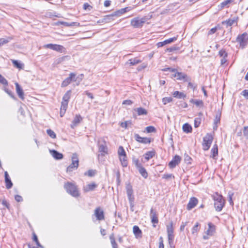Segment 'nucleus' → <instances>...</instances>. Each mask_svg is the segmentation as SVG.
<instances>
[{"mask_svg":"<svg viewBox=\"0 0 248 248\" xmlns=\"http://www.w3.org/2000/svg\"><path fill=\"white\" fill-rule=\"evenodd\" d=\"M132 124V123L130 121H125L124 122H122L120 124L121 127L127 128L128 125H131Z\"/></svg>","mask_w":248,"mask_h":248,"instance_id":"obj_44","label":"nucleus"},{"mask_svg":"<svg viewBox=\"0 0 248 248\" xmlns=\"http://www.w3.org/2000/svg\"><path fill=\"white\" fill-rule=\"evenodd\" d=\"M33 240L35 242L36 244L39 247L43 248V247L39 243L37 235L33 233Z\"/></svg>","mask_w":248,"mask_h":248,"instance_id":"obj_46","label":"nucleus"},{"mask_svg":"<svg viewBox=\"0 0 248 248\" xmlns=\"http://www.w3.org/2000/svg\"><path fill=\"white\" fill-rule=\"evenodd\" d=\"M13 38L12 37H8L7 38H0V47L4 44L8 43L9 41L12 40Z\"/></svg>","mask_w":248,"mask_h":248,"instance_id":"obj_39","label":"nucleus"},{"mask_svg":"<svg viewBox=\"0 0 248 248\" xmlns=\"http://www.w3.org/2000/svg\"><path fill=\"white\" fill-rule=\"evenodd\" d=\"M233 195V192H232L231 191L229 192L228 193V199H229V202L230 203V204L231 205H233V201H232V196Z\"/></svg>","mask_w":248,"mask_h":248,"instance_id":"obj_47","label":"nucleus"},{"mask_svg":"<svg viewBox=\"0 0 248 248\" xmlns=\"http://www.w3.org/2000/svg\"><path fill=\"white\" fill-rule=\"evenodd\" d=\"M50 153L52 156L56 159H61L63 158V155L56 150H50Z\"/></svg>","mask_w":248,"mask_h":248,"instance_id":"obj_24","label":"nucleus"},{"mask_svg":"<svg viewBox=\"0 0 248 248\" xmlns=\"http://www.w3.org/2000/svg\"><path fill=\"white\" fill-rule=\"evenodd\" d=\"M167 235H174V229L173 227V223L170 222V224L167 226Z\"/></svg>","mask_w":248,"mask_h":248,"instance_id":"obj_31","label":"nucleus"},{"mask_svg":"<svg viewBox=\"0 0 248 248\" xmlns=\"http://www.w3.org/2000/svg\"><path fill=\"white\" fill-rule=\"evenodd\" d=\"M16 93L19 97L20 98H21L22 100H24V92L20 87V86L19 85L18 83H16Z\"/></svg>","mask_w":248,"mask_h":248,"instance_id":"obj_18","label":"nucleus"},{"mask_svg":"<svg viewBox=\"0 0 248 248\" xmlns=\"http://www.w3.org/2000/svg\"><path fill=\"white\" fill-rule=\"evenodd\" d=\"M183 129L184 132L189 133L192 131L191 126L187 123L185 124L183 126Z\"/></svg>","mask_w":248,"mask_h":248,"instance_id":"obj_38","label":"nucleus"},{"mask_svg":"<svg viewBox=\"0 0 248 248\" xmlns=\"http://www.w3.org/2000/svg\"><path fill=\"white\" fill-rule=\"evenodd\" d=\"M118 154L119 156L126 155L123 146H120L119 147L118 150Z\"/></svg>","mask_w":248,"mask_h":248,"instance_id":"obj_42","label":"nucleus"},{"mask_svg":"<svg viewBox=\"0 0 248 248\" xmlns=\"http://www.w3.org/2000/svg\"><path fill=\"white\" fill-rule=\"evenodd\" d=\"M134 136L136 140L139 142L144 144L150 143L151 142L150 138L141 137L138 134H135Z\"/></svg>","mask_w":248,"mask_h":248,"instance_id":"obj_13","label":"nucleus"},{"mask_svg":"<svg viewBox=\"0 0 248 248\" xmlns=\"http://www.w3.org/2000/svg\"><path fill=\"white\" fill-rule=\"evenodd\" d=\"M198 203V200L195 197H192L190 199L189 202L187 205L186 209L190 210L195 207Z\"/></svg>","mask_w":248,"mask_h":248,"instance_id":"obj_11","label":"nucleus"},{"mask_svg":"<svg viewBox=\"0 0 248 248\" xmlns=\"http://www.w3.org/2000/svg\"><path fill=\"white\" fill-rule=\"evenodd\" d=\"M199 223L197 222L192 229V234L193 235H196L198 232L199 231Z\"/></svg>","mask_w":248,"mask_h":248,"instance_id":"obj_40","label":"nucleus"},{"mask_svg":"<svg viewBox=\"0 0 248 248\" xmlns=\"http://www.w3.org/2000/svg\"><path fill=\"white\" fill-rule=\"evenodd\" d=\"M72 163L67 168V172H71L74 170L78 169L79 165V160L78 155L76 153H74L72 155Z\"/></svg>","mask_w":248,"mask_h":248,"instance_id":"obj_3","label":"nucleus"},{"mask_svg":"<svg viewBox=\"0 0 248 248\" xmlns=\"http://www.w3.org/2000/svg\"><path fill=\"white\" fill-rule=\"evenodd\" d=\"M243 134L246 139H248V126L244 127Z\"/></svg>","mask_w":248,"mask_h":248,"instance_id":"obj_61","label":"nucleus"},{"mask_svg":"<svg viewBox=\"0 0 248 248\" xmlns=\"http://www.w3.org/2000/svg\"><path fill=\"white\" fill-rule=\"evenodd\" d=\"M76 75L74 73H70L68 78H65L62 82L61 86L62 87H65L68 86L72 80H76Z\"/></svg>","mask_w":248,"mask_h":248,"instance_id":"obj_7","label":"nucleus"},{"mask_svg":"<svg viewBox=\"0 0 248 248\" xmlns=\"http://www.w3.org/2000/svg\"><path fill=\"white\" fill-rule=\"evenodd\" d=\"M178 80H184L185 81H189L190 79L187 78V75L182 72H177V78Z\"/></svg>","mask_w":248,"mask_h":248,"instance_id":"obj_20","label":"nucleus"},{"mask_svg":"<svg viewBox=\"0 0 248 248\" xmlns=\"http://www.w3.org/2000/svg\"><path fill=\"white\" fill-rule=\"evenodd\" d=\"M12 62L15 67L19 69H22L23 68V64L20 63L18 61L13 60H12Z\"/></svg>","mask_w":248,"mask_h":248,"instance_id":"obj_37","label":"nucleus"},{"mask_svg":"<svg viewBox=\"0 0 248 248\" xmlns=\"http://www.w3.org/2000/svg\"><path fill=\"white\" fill-rule=\"evenodd\" d=\"M68 57V56H62V57H60V58H58L56 60L57 64H59V63H62V62L64 61L65 60V59L66 58H67Z\"/></svg>","mask_w":248,"mask_h":248,"instance_id":"obj_50","label":"nucleus"},{"mask_svg":"<svg viewBox=\"0 0 248 248\" xmlns=\"http://www.w3.org/2000/svg\"><path fill=\"white\" fill-rule=\"evenodd\" d=\"M120 12H115L112 14L107 15L104 17V20L106 22H109L115 19L116 17L120 16Z\"/></svg>","mask_w":248,"mask_h":248,"instance_id":"obj_12","label":"nucleus"},{"mask_svg":"<svg viewBox=\"0 0 248 248\" xmlns=\"http://www.w3.org/2000/svg\"><path fill=\"white\" fill-rule=\"evenodd\" d=\"M53 50L62 53L66 51V49L62 45L54 44Z\"/></svg>","mask_w":248,"mask_h":248,"instance_id":"obj_28","label":"nucleus"},{"mask_svg":"<svg viewBox=\"0 0 248 248\" xmlns=\"http://www.w3.org/2000/svg\"><path fill=\"white\" fill-rule=\"evenodd\" d=\"M140 62H141V61L137 59V58H134L129 60L127 61V63L129 64L130 66H132L136 65Z\"/></svg>","mask_w":248,"mask_h":248,"instance_id":"obj_35","label":"nucleus"},{"mask_svg":"<svg viewBox=\"0 0 248 248\" xmlns=\"http://www.w3.org/2000/svg\"><path fill=\"white\" fill-rule=\"evenodd\" d=\"M221 115V112L218 111V113L216 115L215 118L214 119V124L215 125V126H214V129L215 128L217 129V124L220 123Z\"/></svg>","mask_w":248,"mask_h":248,"instance_id":"obj_30","label":"nucleus"},{"mask_svg":"<svg viewBox=\"0 0 248 248\" xmlns=\"http://www.w3.org/2000/svg\"><path fill=\"white\" fill-rule=\"evenodd\" d=\"M212 157L215 158L218 155V147L217 144H215L211 149Z\"/></svg>","mask_w":248,"mask_h":248,"instance_id":"obj_34","label":"nucleus"},{"mask_svg":"<svg viewBox=\"0 0 248 248\" xmlns=\"http://www.w3.org/2000/svg\"><path fill=\"white\" fill-rule=\"evenodd\" d=\"M208 229L206 232V234L207 235L212 236L214 233L216 231V226L211 222H209L208 223Z\"/></svg>","mask_w":248,"mask_h":248,"instance_id":"obj_15","label":"nucleus"},{"mask_svg":"<svg viewBox=\"0 0 248 248\" xmlns=\"http://www.w3.org/2000/svg\"><path fill=\"white\" fill-rule=\"evenodd\" d=\"M178 49H179V47L178 46H172L171 47H170L167 48L166 51L171 52H173L175 50H177Z\"/></svg>","mask_w":248,"mask_h":248,"instance_id":"obj_59","label":"nucleus"},{"mask_svg":"<svg viewBox=\"0 0 248 248\" xmlns=\"http://www.w3.org/2000/svg\"><path fill=\"white\" fill-rule=\"evenodd\" d=\"M56 25H63L66 27H70V26H79V23L78 22H72L69 23V22H64V21H58L56 23Z\"/></svg>","mask_w":248,"mask_h":248,"instance_id":"obj_17","label":"nucleus"},{"mask_svg":"<svg viewBox=\"0 0 248 248\" xmlns=\"http://www.w3.org/2000/svg\"><path fill=\"white\" fill-rule=\"evenodd\" d=\"M0 83L4 85H8L7 80L1 74H0Z\"/></svg>","mask_w":248,"mask_h":248,"instance_id":"obj_54","label":"nucleus"},{"mask_svg":"<svg viewBox=\"0 0 248 248\" xmlns=\"http://www.w3.org/2000/svg\"><path fill=\"white\" fill-rule=\"evenodd\" d=\"M172 101V98L170 97H164L162 99V102L164 105L167 104L168 103L171 102Z\"/></svg>","mask_w":248,"mask_h":248,"instance_id":"obj_55","label":"nucleus"},{"mask_svg":"<svg viewBox=\"0 0 248 248\" xmlns=\"http://www.w3.org/2000/svg\"><path fill=\"white\" fill-rule=\"evenodd\" d=\"M133 233L136 238L141 237L142 235L141 231L138 226L135 225L133 228Z\"/></svg>","mask_w":248,"mask_h":248,"instance_id":"obj_23","label":"nucleus"},{"mask_svg":"<svg viewBox=\"0 0 248 248\" xmlns=\"http://www.w3.org/2000/svg\"><path fill=\"white\" fill-rule=\"evenodd\" d=\"M82 120V118L80 115H76L72 121L71 127L73 128H74V127L76 126Z\"/></svg>","mask_w":248,"mask_h":248,"instance_id":"obj_19","label":"nucleus"},{"mask_svg":"<svg viewBox=\"0 0 248 248\" xmlns=\"http://www.w3.org/2000/svg\"><path fill=\"white\" fill-rule=\"evenodd\" d=\"M155 155V152L154 151H151L146 152L144 156L145 159L147 160H149L151 158H153Z\"/></svg>","mask_w":248,"mask_h":248,"instance_id":"obj_29","label":"nucleus"},{"mask_svg":"<svg viewBox=\"0 0 248 248\" xmlns=\"http://www.w3.org/2000/svg\"><path fill=\"white\" fill-rule=\"evenodd\" d=\"M135 110L137 112L139 116L140 115H146L147 114V110L141 107L137 108Z\"/></svg>","mask_w":248,"mask_h":248,"instance_id":"obj_32","label":"nucleus"},{"mask_svg":"<svg viewBox=\"0 0 248 248\" xmlns=\"http://www.w3.org/2000/svg\"><path fill=\"white\" fill-rule=\"evenodd\" d=\"M4 90L12 98H14V99L15 98L14 94V93H13L12 92H11V91H9L7 88H4Z\"/></svg>","mask_w":248,"mask_h":248,"instance_id":"obj_60","label":"nucleus"},{"mask_svg":"<svg viewBox=\"0 0 248 248\" xmlns=\"http://www.w3.org/2000/svg\"><path fill=\"white\" fill-rule=\"evenodd\" d=\"M67 107H65L63 108L62 106L61 105V110H60V116L61 117H62L63 115L65 114L66 110L67 109Z\"/></svg>","mask_w":248,"mask_h":248,"instance_id":"obj_63","label":"nucleus"},{"mask_svg":"<svg viewBox=\"0 0 248 248\" xmlns=\"http://www.w3.org/2000/svg\"><path fill=\"white\" fill-rule=\"evenodd\" d=\"M133 162L136 167L137 169L142 166V164L139 162L138 159H134L133 160Z\"/></svg>","mask_w":248,"mask_h":248,"instance_id":"obj_57","label":"nucleus"},{"mask_svg":"<svg viewBox=\"0 0 248 248\" xmlns=\"http://www.w3.org/2000/svg\"><path fill=\"white\" fill-rule=\"evenodd\" d=\"M94 215L97 220H102L105 219V215L104 211L100 207H97L95 208L94 212Z\"/></svg>","mask_w":248,"mask_h":248,"instance_id":"obj_8","label":"nucleus"},{"mask_svg":"<svg viewBox=\"0 0 248 248\" xmlns=\"http://www.w3.org/2000/svg\"><path fill=\"white\" fill-rule=\"evenodd\" d=\"M99 151L102 155L108 153V148L105 142L99 145Z\"/></svg>","mask_w":248,"mask_h":248,"instance_id":"obj_22","label":"nucleus"},{"mask_svg":"<svg viewBox=\"0 0 248 248\" xmlns=\"http://www.w3.org/2000/svg\"><path fill=\"white\" fill-rule=\"evenodd\" d=\"M71 90H68L64 94V95L62 97V100L61 102V105L62 106L63 108H64L65 107H67L69 100L71 97Z\"/></svg>","mask_w":248,"mask_h":248,"instance_id":"obj_9","label":"nucleus"},{"mask_svg":"<svg viewBox=\"0 0 248 248\" xmlns=\"http://www.w3.org/2000/svg\"><path fill=\"white\" fill-rule=\"evenodd\" d=\"M150 218L151 219V222L153 224H157L158 222V217L156 213L153 208H151L150 210Z\"/></svg>","mask_w":248,"mask_h":248,"instance_id":"obj_16","label":"nucleus"},{"mask_svg":"<svg viewBox=\"0 0 248 248\" xmlns=\"http://www.w3.org/2000/svg\"><path fill=\"white\" fill-rule=\"evenodd\" d=\"M218 55H219V56L220 57H222V58H223V57H227V56H228L227 53L223 49H221L219 51Z\"/></svg>","mask_w":248,"mask_h":248,"instance_id":"obj_53","label":"nucleus"},{"mask_svg":"<svg viewBox=\"0 0 248 248\" xmlns=\"http://www.w3.org/2000/svg\"><path fill=\"white\" fill-rule=\"evenodd\" d=\"M145 22L146 18L145 17L141 18L137 17L131 19L130 24L135 28H140Z\"/></svg>","mask_w":248,"mask_h":248,"instance_id":"obj_6","label":"nucleus"},{"mask_svg":"<svg viewBox=\"0 0 248 248\" xmlns=\"http://www.w3.org/2000/svg\"><path fill=\"white\" fill-rule=\"evenodd\" d=\"M109 239L110 240L111 244L113 248H118L117 244L116 243L114 234L112 233L109 236Z\"/></svg>","mask_w":248,"mask_h":248,"instance_id":"obj_36","label":"nucleus"},{"mask_svg":"<svg viewBox=\"0 0 248 248\" xmlns=\"http://www.w3.org/2000/svg\"><path fill=\"white\" fill-rule=\"evenodd\" d=\"M141 175L145 179L148 177V174L146 169L142 166L137 169Z\"/></svg>","mask_w":248,"mask_h":248,"instance_id":"obj_25","label":"nucleus"},{"mask_svg":"<svg viewBox=\"0 0 248 248\" xmlns=\"http://www.w3.org/2000/svg\"><path fill=\"white\" fill-rule=\"evenodd\" d=\"M64 187L66 189V192L74 197H78L79 196V193L77 186L74 184L70 182L65 183Z\"/></svg>","mask_w":248,"mask_h":248,"instance_id":"obj_2","label":"nucleus"},{"mask_svg":"<svg viewBox=\"0 0 248 248\" xmlns=\"http://www.w3.org/2000/svg\"><path fill=\"white\" fill-rule=\"evenodd\" d=\"M46 133L48 134V135H49V136H50L51 138H52V139L56 138V135L53 130H52L51 129H47L46 130Z\"/></svg>","mask_w":248,"mask_h":248,"instance_id":"obj_45","label":"nucleus"},{"mask_svg":"<svg viewBox=\"0 0 248 248\" xmlns=\"http://www.w3.org/2000/svg\"><path fill=\"white\" fill-rule=\"evenodd\" d=\"M126 193L127 195L133 194L132 187L130 185L126 186Z\"/></svg>","mask_w":248,"mask_h":248,"instance_id":"obj_51","label":"nucleus"},{"mask_svg":"<svg viewBox=\"0 0 248 248\" xmlns=\"http://www.w3.org/2000/svg\"><path fill=\"white\" fill-rule=\"evenodd\" d=\"M146 131L147 133H152L155 131V128L153 126H149L146 127Z\"/></svg>","mask_w":248,"mask_h":248,"instance_id":"obj_56","label":"nucleus"},{"mask_svg":"<svg viewBox=\"0 0 248 248\" xmlns=\"http://www.w3.org/2000/svg\"><path fill=\"white\" fill-rule=\"evenodd\" d=\"M172 95L174 97L181 99L185 98L186 97V94L182 92H180L179 91H175L173 93Z\"/></svg>","mask_w":248,"mask_h":248,"instance_id":"obj_26","label":"nucleus"},{"mask_svg":"<svg viewBox=\"0 0 248 248\" xmlns=\"http://www.w3.org/2000/svg\"><path fill=\"white\" fill-rule=\"evenodd\" d=\"M201 123V118L200 117L196 118L194 120L195 127H198Z\"/></svg>","mask_w":248,"mask_h":248,"instance_id":"obj_48","label":"nucleus"},{"mask_svg":"<svg viewBox=\"0 0 248 248\" xmlns=\"http://www.w3.org/2000/svg\"><path fill=\"white\" fill-rule=\"evenodd\" d=\"M191 158L188 155L186 154L184 155V161L186 163L188 164H191Z\"/></svg>","mask_w":248,"mask_h":248,"instance_id":"obj_49","label":"nucleus"},{"mask_svg":"<svg viewBox=\"0 0 248 248\" xmlns=\"http://www.w3.org/2000/svg\"><path fill=\"white\" fill-rule=\"evenodd\" d=\"M235 22V20L229 19L222 22V24H226L228 26H232Z\"/></svg>","mask_w":248,"mask_h":248,"instance_id":"obj_43","label":"nucleus"},{"mask_svg":"<svg viewBox=\"0 0 248 248\" xmlns=\"http://www.w3.org/2000/svg\"><path fill=\"white\" fill-rule=\"evenodd\" d=\"M119 159L121 162L122 165L124 167H125L127 166L128 162L126 155L119 156Z\"/></svg>","mask_w":248,"mask_h":248,"instance_id":"obj_33","label":"nucleus"},{"mask_svg":"<svg viewBox=\"0 0 248 248\" xmlns=\"http://www.w3.org/2000/svg\"><path fill=\"white\" fill-rule=\"evenodd\" d=\"M130 204L132 205L134 201V197L133 194L127 195Z\"/></svg>","mask_w":248,"mask_h":248,"instance_id":"obj_62","label":"nucleus"},{"mask_svg":"<svg viewBox=\"0 0 248 248\" xmlns=\"http://www.w3.org/2000/svg\"><path fill=\"white\" fill-rule=\"evenodd\" d=\"M211 197L214 201V207L217 212H220L225 206L226 201L222 195L217 192L211 195Z\"/></svg>","mask_w":248,"mask_h":248,"instance_id":"obj_1","label":"nucleus"},{"mask_svg":"<svg viewBox=\"0 0 248 248\" xmlns=\"http://www.w3.org/2000/svg\"><path fill=\"white\" fill-rule=\"evenodd\" d=\"M159 248H164V246L163 244V239L162 237H160L159 239Z\"/></svg>","mask_w":248,"mask_h":248,"instance_id":"obj_64","label":"nucleus"},{"mask_svg":"<svg viewBox=\"0 0 248 248\" xmlns=\"http://www.w3.org/2000/svg\"><path fill=\"white\" fill-rule=\"evenodd\" d=\"M181 160V158L180 156L178 155H175L174 157L172 158L171 161H170L169 163V166L170 168H174L177 165H178L180 162Z\"/></svg>","mask_w":248,"mask_h":248,"instance_id":"obj_10","label":"nucleus"},{"mask_svg":"<svg viewBox=\"0 0 248 248\" xmlns=\"http://www.w3.org/2000/svg\"><path fill=\"white\" fill-rule=\"evenodd\" d=\"M213 137L211 134H207L203 139L202 148L204 151L208 150L212 143Z\"/></svg>","mask_w":248,"mask_h":248,"instance_id":"obj_5","label":"nucleus"},{"mask_svg":"<svg viewBox=\"0 0 248 248\" xmlns=\"http://www.w3.org/2000/svg\"><path fill=\"white\" fill-rule=\"evenodd\" d=\"M236 41L239 44L240 47L244 48L248 43V34L244 32L239 35L236 38Z\"/></svg>","mask_w":248,"mask_h":248,"instance_id":"obj_4","label":"nucleus"},{"mask_svg":"<svg viewBox=\"0 0 248 248\" xmlns=\"http://www.w3.org/2000/svg\"><path fill=\"white\" fill-rule=\"evenodd\" d=\"M177 37H174L172 38H170L169 39L164 40V42H165V44H166V45H167V44H170V43L176 41L177 40Z\"/></svg>","mask_w":248,"mask_h":248,"instance_id":"obj_52","label":"nucleus"},{"mask_svg":"<svg viewBox=\"0 0 248 248\" xmlns=\"http://www.w3.org/2000/svg\"><path fill=\"white\" fill-rule=\"evenodd\" d=\"M189 102L193 104H195L197 107H203V102L202 100L191 99L189 100Z\"/></svg>","mask_w":248,"mask_h":248,"instance_id":"obj_27","label":"nucleus"},{"mask_svg":"<svg viewBox=\"0 0 248 248\" xmlns=\"http://www.w3.org/2000/svg\"><path fill=\"white\" fill-rule=\"evenodd\" d=\"M96 187L97 185L94 183H92L84 186L83 190L86 192H89L90 191H92L94 190V189Z\"/></svg>","mask_w":248,"mask_h":248,"instance_id":"obj_21","label":"nucleus"},{"mask_svg":"<svg viewBox=\"0 0 248 248\" xmlns=\"http://www.w3.org/2000/svg\"><path fill=\"white\" fill-rule=\"evenodd\" d=\"M233 2V0H225L220 3V8L223 9L225 7H229V4Z\"/></svg>","mask_w":248,"mask_h":248,"instance_id":"obj_41","label":"nucleus"},{"mask_svg":"<svg viewBox=\"0 0 248 248\" xmlns=\"http://www.w3.org/2000/svg\"><path fill=\"white\" fill-rule=\"evenodd\" d=\"M5 183L7 189H10L13 186V183L11 180L7 171L4 172Z\"/></svg>","mask_w":248,"mask_h":248,"instance_id":"obj_14","label":"nucleus"},{"mask_svg":"<svg viewBox=\"0 0 248 248\" xmlns=\"http://www.w3.org/2000/svg\"><path fill=\"white\" fill-rule=\"evenodd\" d=\"M95 173V170H89L88 171L85 173V175H88L90 177H92L94 175Z\"/></svg>","mask_w":248,"mask_h":248,"instance_id":"obj_58","label":"nucleus"}]
</instances>
